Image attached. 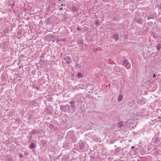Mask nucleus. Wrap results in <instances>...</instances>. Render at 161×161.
<instances>
[{
    "instance_id": "nucleus-1",
    "label": "nucleus",
    "mask_w": 161,
    "mask_h": 161,
    "mask_svg": "<svg viewBox=\"0 0 161 161\" xmlns=\"http://www.w3.org/2000/svg\"><path fill=\"white\" fill-rule=\"evenodd\" d=\"M65 61H66V62L67 64H69L71 62V59L69 57H66L64 58V59Z\"/></svg>"
},
{
    "instance_id": "nucleus-2",
    "label": "nucleus",
    "mask_w": 161,
    "mask_h": 161,
    "mask_svg": "<svg viewBox=\"0 0 161 161\" xmlns=\"http://www.w3.org/2000/svg\"><path fill=\"white\" fill-rule=\"evenodd\" d=\"M123 98V96L122 95H119L117 98V100L118 102H120L122 101Z\"/></svg>"
},
{
    "instance_id": "nucleus-3",
    "label": "nucleus",
    "mask_w": 161,
    "mask_h": 161,
    "mask_svg": "<svg viewBox=\"0 0 161 161\" xmlns=\"http://www.w3.org/2000/svg\"><path fill=\"white\" fill-rule=\"evenodd\" d=\"M153 142L155 143H158L159 142V141L157 138H153L152 139Z\"/></svg>"
},
{
    "instance_id": "nucleus-4",
    "label": "nucleus",
    "mask_w": 161,
    "mask_h": 161,
    "mask_svg": "<svg viewBox=\"0 0 161 161\" xmlns=\"http://www.w3.org/2000/svg\"><path fill=\"white\" fill-rule=\"evenodd\" d=\"M77 76L79 78H81L83 77V75L81 73L79 72L77 75Z\"/></svg>"
},
{
    "instance_id": "nucleus-5",
    "label": "nucleus",
    "mask_w": 161,
    "mask_h": 161,
    "mask_svg": "<svg viewBox=\"0 0 161 161\" xmlns=\"http://www.w3.org/2000/svg\"><path fill=\"white\" fill-rule=\"evenodd\" d=\"M30 147L31 148L34 149L36 147V145L34 143H31L30 146Z\"/></svg>"
},
{
    "instance_id": "nucleus-6",
    "label": "nucleus",
    "mask_w": 161,
    "mask_h": 161,
    "mask_svg": "<svg viewBox=\"0 0 161 161\" xmlns=\"http://www.w3.org/2000/svg\"><path fill=\"white\" fill-rule=\"evenodd\" d=\"M113 37L114 39H115L116 40H118L119 38V35L116 34H114L113 36Z\"/></svg>"
},
{
    "instance_id": "nucleus-7",
    "label": "nucleus",
    "mask_w": 161,
    "mask_h": 161,
    "mask_svg": "<svg viewBox=\"0 0 161 161\" xmlns=\"http://www.w3.org/2000/svg\"><path fill=\"white\" fill-rule=\"evenodd\" d=\"M128 63V61L127 60H125L123 61V65L125 66L126 65H127Z\"/></svg>"
},
{
    "instance_id": "nucleus-8",
    "label": "nucleus",
    "mask_w": 161,
    "mask_h": 161,
    "mask_svg": "<svg viewBox=\"0 0 161 161\" xmlns=\"http://www.w3.org/2000/svg\"><path fill=\"white\" fill-rule=\"evenodd\" d=\"M156 48L158 50H160L161 48V44H158Z\"/></svg>"
},
{
    "instance_id": "nucleus-9",
    "label": "nucleus",
    "mask_w": 161,
    "mask_h": 161,
    "mask_svg": "<svg viewBox=\"0 0 161 161\" xmlns=\"http://www.w3.org/2000/svg\"><path fill=\"white\" fill-rule=\"evenodd\" d=\"M124 125V124L122 122H120L119 123L118 126L120 128Z\"/></svg>"
},
{
    "instance_id": "nucleus-10",
    "label": "nucleus",
    "mask_w": 161,
    "mask_h": 161,
    "mask_svg": "<svg viewBox=\"0 0 161 161\" xmlns=\"http://www.w3.org/2000/svg\"><path fill=\"white\" fill-rule=\"evenodd\" d=\"M153 17L152 15H150L148 16L147 17V19L148 20H149L151 19H153Z\"/></svg>"
},
{
    "instance_id": "nucleus-11",
    "label": "nucleus",
    "mask_w": 161,
    "mask_h": 161,
    "mask_svg": "<svg viewBox=\"0 0 161 161\" xmlns=\"http://www.w3.org/2000/svg\"><path fill=\"white\" fill-rule=\"evenodd\" d=\"M95 24L97 25H99L100 23L98 20L96 21L95 22Z\"/></svg>"
},
{
    "instance_id": "nucleus-12",
    "label": "nucleus",
    "mask_w": 161,
    "mask_h": 161,
    "mask_svg": "<svg viewBox=\"0 0 161 161\" xmlns=\"http://www.w3.org/2000/svg\"><path fill=\"white\" fill-rule=\"evenodd\" d=\"M70 104H74V101H71L70 102Z\"/></svg>"
},
{
    "instance_id": "nucleus-13",
    "label": "nucleus",
    "mask_w": 161,
    "mask_h": 161,
    "mask_svg": "<svg viewBox=\"0 0 161 161\" xmlns=\"http://www.w3.org/2000/svg\"><path fill=\"white\" fill-rule=\"evenodd\" d=\"M63 8H60V9L61 10H63Z\"/></svg>"
},
{
    "instance_id": "nucleus-14",
    "label": "nucleus",
    "mask_w": 161,
    "mask_h": 161,
    "mask_svg": "<svg viewBox=\"0 0 161 161\" xmlns=\"http://www.w3.org/2000/svg\"><path fill=\"white\" fill-rule=\"evenodd\" d=\"M131 148H134V146H132L131 147Z\"/></svg>"
},
{
    "instance_id": "nucleus-15",
    "label": "nucleus",
    "mask_w": 161,
    "mask_h": 161,
    "mask_svg": "<svg viewBox=\"0 0 161 161\" xmlns=\"http://www.w3.org/2000/svg\"><path fill=\"white\" fill-rule=\"evenodd\" d=\"M119 149L118 148H117L116 149V150H118Z\"/></svg>"
},
{
    "instance_id": "nucleus-16",
    "label": "nucleus",
    "mask_w": 161,
    "mask_h": 161,
    "mask_svg": "<svg viewBox=\"0 0 161 161\" xmlns=\"http://www.w3.org/2000/svg\"><path fill=\"white\" fill-rule=\"evenodd\" d=\"M72 107H74V106L73 105H72Z\"/></svg>"
},
{
    "instance_id": "nucleus-17",
    "label": "nucleus",
    "mask_w": 161,
    "mask_h": 161,
    "mask_svg": "<svg viewBox=\"0 0 161 161\" xmlns=\"http://www.w3.org/2000/svg\"><path fill=\"white\" fill-rule=\"evenodd\" d=\"M61 5L63 6V4H62Z\"/></svg>"
}]
</instances>
